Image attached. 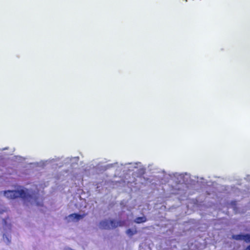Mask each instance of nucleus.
<instances>
[{"instance_id": "f257e3e1", "label": "nucleus", "mask_w": 250, "mask_h": 250, "mask_svg": "<svg viewBox=\"0 0 250 250\" xmlns=\"http://www.w3.org/2000/svg\"><path fill=\"white\" fill-rule=\"evenodd\" d=\"M4 196L8 199H14L18 197L21 198L25 202H32L34 197L23 189L7 190L4 192Z\"/></svg>"}, {"instance_id": "f03ea898", "label": "nucleus", "mask_w": 250, "mask_h": 250, "mask_svg": "<svg viewBox=\"0 0 250 250\" xmlns=\"http://www.w3.org/2000/svg\"><path fill=\"white\" fill-rule=\"evenodd\" d=\"M118 222L114 220H104L100 223V228L102 229H110L115 228L118 226Z\"/></svg>"}, {"instance_id": "7ed1b4c3", "label": "nucleus", "mask_w": 250, "mask_h": 250, "mask_svg": "<svg viewBox=\"0 0 250 250\" xmlns=\"http://www.w3.org/2000/svg\"><path fill=\"white\" fill-rule=\"evenodd\" d=\"M85 216V214L81 215L78 213H72L68 216L72 221H78L80 219H83Z\"/></svg>"}, {"instance_id": "20e7f679", "label": "nucleus", "mask_w": 250, "mask_h": 250, "mask_svg": "<svg viewBox=\"0 0 250 250\" xmlns=\"http://www.w3.org/2000/svg\"><path fill=\"white\" fill-rule=\"evenodd\" d=\"M147 221V219L145 216L138 217L134 220V222L137 224L145 223Z\"/></svg>"}, {"instance_id": "39448f33", "label": "nucleus", "mask_w": 250, "mask_h": 250, "mask_svg": "<svg viewBox=\"0 0 250 250\" xmlns=\"http://www.w3.org/2000/svg\"><path fill=\"white\" fill-rule=\"evenodd\" d=\"M244 234L233 235L232 238L236 240H243Z\"/></svg>"}, {"instance_id": "423d86ee", "label": "nucleus", "mask_w": 250, "mask_h": 250, "mask_svg": "<svg viewBox=\"0 0 250 250\" xmlns=\"http://www.w3.org/2000/svg\"><path fill=\"white\" fill-rule=\"evenodd\" d=\"M137 232L136 230H132V229H127L126 231V234L130 237H131L132 235H133L134 234H136Z\"/></svg>"}, {"instance_id": "0eeeda50", "label": "nucleus", "mask_w": 250, "mask_h": 250, "mask_svg": "<svg viewBox=\"0 0 250 250\" xmlns=\"http://www.w3.org/2000/svg\"><path fill=\"white\" fill-rule=\"evenodd\" d=\"M243 240L247 243H250V234H244Z\"/></svg>"}, {"instance_id": "6e6552de", "label": "nucleus", "mask_w": 250, "mask_h": 250, "mask_svg": "<svg viewBox=\"0 0 250 250\" xmlns=\"http://www.w3.org/2000/svg\"><path fill=\"white\" fill-rule=\"evenodd\" d=\"M2 222H3V226L4 227H5L6 226V225H7L6 220L5 219H3L2 220Z\"/></svg>"}, {"instance_id": "1a4fd4ad", "label": "nucleus", "mask_w": 250, "mask_h": 250, "mask_svg": "<svg viewBox=\"0 0 250 250\" xmlns=\"http://www.w3.org/2000/svg\"><path fill=\"white\" fill-rule=\"evenodd\" d=\"M246 250H250V245L247 247Z\"/></svg>"}]
</instances>
